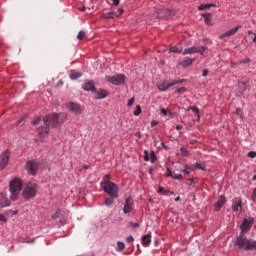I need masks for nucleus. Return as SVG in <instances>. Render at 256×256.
<instances>
[{
    "instance_id": "37998d69",
    "label": "nucleus",
    "mask_w": 256,
    "mask_h": 256,
    "mask_svg": "<svg viewBox=\"0 0 256 256\" xmlns=\"http://www.w3.org/2000/svg\"><path fill=\"white\" fill-rule=\"evenodd\" d=\"M185 91H187V88H185V87H181V88H178V89H176L175 90V93H185Z\"/></svg>"
},
{
    "instance_id": "49530a36",
    "label": "nucleus",
    "mask_w": 256,
    "mask_h": 256,
    "mask_svg": "<svg viewBox=\"0 0 256 256\" xmlns=\"http://www.w3.org/2000/svg\"><path fill=\"white\" fill-rule=\"evenodd\" d=\"M235 113L236 115H239L241 118H243V110H241V108H237Z\"/></svg>"
},
{
    "instance_id": "1a4fd4ad",
    "label": "nucleus",
    "mask_w": 256,
    "mask_h": 256,
    "mask_svg": "<svg viewBox=\"0 0 256 256\" xmlns=\"http://www.w3.org/2000/svg\"><path fill=\"white\" fill-rule=\"evenodd\" d=\"M26 171L29 175H35L39 171V162L36 160L27 161Z\"/></svg>"
},
{
    "instance_id": "6e6552de",
    "label": "nucleus",
    "mask_w": 256,
    "mask_h": 256,
    "mask_svg": "<svg viewBox=\"0 0 256 256\" xmlns=\"http://www.w3.org/2000/svg\"><path fill=\"white\" fill-rule=\"evenodd\" d=\"M205 51H207V46H192L185 48L182 55H193L195 53H200V55L205 56Z\"/></svg>"
},
{
    "instance_id": "412c9836",
    "label": "nucleus",
    "mask_w": 256,
    "mask_h": 256,
    "mask_svg": "<svg viewBox=\"0 0 256 256\" xmlns=\"http://www.w3.org/2000/svg\"><path fill=\"white\" fill-rule=\"evenodd\" d=\"M144 161H151V163H155L157 161V156L155 155V152H147V150L144 151Z\"/></svg>"
},
{
    "instance_id": "bf43d9fd",
    "label": "nucleus",
    "mask_w": 256,
    "mask_h": 256,
    "mask_svg": "<svg viewBox=\"0 0 256 256\" xmlns=\"http://www.w3.org/2000/svg\"><path fill=\"white\" fill-rule=\"evenodd\" d=\"M181 129H183V125H177V126H176V130H177V131H181Z\"/></svg>"
},
{
    "instance_id": "aec40b11",
    "label": "nucleus",
    "mask_w": 256,
    "mask_h": 256,
    "mask_svg": "<svg viewBox=\"0 0 256 256\" xmlns=\"http://www.w3.org/2000/svg\"><path fill=\"white\" fill-rule=\"evenodd\" d=\"M239 29H241V26H236V27L228 30L224 34L220 35V39H225V37H233V35H235V33H237L239 31Z\"/></svg>"
},
{
    "instance_id": "f704fd0d",
    "label": "nucleus",
    "mask_w": 256,
    "mask_h": 256,
    "mask_svg": "<svg viewBox=\"0 0 256 256\" xmlns=\"http://www.w3.org/2000/svg\"><path fill=\"white\" fill-rule=\"evenodd\" d=\"M59 217H61V209L56 210V212L52 216V219H59Z\"/></svg>"
},
{
    "instance_id": "58836bf2",
    "label": "nucleus",
    "mask_w": 256,
    "mask_h": 256,
    "mask_svg": "<svg viewBox=\"0 0 256 256\" xmlns=\"http://www.w3.org/2000/svg\"><path fill=\"white\" fill-rule=\"evenodd\" d=\"M77 39H79L80 41L85 39V32L84 31H80L77 35Z\"/></svg>"
},
{
    "instance_id": "864d4df0",
    "label": "nucleus",
    "mask_w": 256,
    "mask_h": 256,
    "mask_svg": "<svg viewBox=\"0 0 256 256\" xmlns=\"http://www.w3.org/2000/svg\"><path fill=\"white\" fill-rule=\"evenodd\" d=\"M0 221H1L2 223H7V218L5 217V215L0 214Z\"/></svg>"
},
{
    "instance_id": "0e129e2a",
    "label": "nucleus",
    "mask_w": 256,
    "mask_h": 256,
    "mask_svg": "<svg viewBox=\"0 0 256 256\" xmlns=\"http://www.w3.org/2000/svg\"><path fill=\"white\" fill-rule=\"evenodd\" d=\"M175 201H181V197L177 196V197L175 198Z\"/></svg>"
},
{
    "instance_id": "c03bdc74",
    "label": "nucleus",
    "mask_w": 256,
    "mask_h": 256,
    "mask_svg": "<svg viewBox=\"0 0 256 256\" xmlns=\"http://www.w3.org/2000/svg\"><path fill=\"white\" fill-rule=\"evenodd\" d=\"M251 199L254 203H256V187L253 189Z\"/></svg>"
},
{
    "instance_id": "4c0bfd02",
    "label": "nucleus",
    "mask_w": 256,
    "mask_h": 256,
    "mask_svg": "<svg viewBox=\"0 0 256 256\" xmlns=\"http://www.w3.org/2000/svg\"><path fill=\"white\" fill-rule=\"evenodd\" d=\"M117 248L119 251H123V249H125V243L117 242Z\"/></svg>"
},
{
    "instance_id": "2f4dec72",
    "label": "nucleus",
    "mask_w": 256,
    "mask_h": 256,
    "mask_svg": "<svg viewBox=\"0 0 256 256\" xmlns=\"http://www.w3.org/2000/svg\"><path fill=\"white\" fill-rule=\"evenodd\" d=\"M135 117H139L141 115V105L136 106V110L133 112Z\"/></svg>"
},
{
    "instance_id": "a878e982",
    "label": "nucleus",
    "mask_w": 256,
    "mask_h": 256,
    "mask_svg": "<svg viewBox=\"0 0 256 256\" xmlns=\"http://www.w3.org/2000/svg\"><path fill=\"white\" fill-rule=\"evenodd\" d=\"M170 53H183V46H181V44L172 46L170 48Z\"/></svg>"
},
{
    "instance_id": "79ce46f5",
    "label": "nucleus",
    "mask_w": 256,
    "mask_h": 256,
    "mask_svg": "<svg viewBox=\"0 0 256 256\" xmlns=\"http://www.w3.org/2000/svg\"><path fill=\"white\" fill-rule=\"evenodd\" d=\"M180 151L184 157H187V155H189V150H187L186 148H181Z\"/></svg>"
},
{
    "instance_id": "bb28decb",
    "label": "nucleus",
    "mask_w": 256,
    "mask_h": 256,
    "mask_svg": "<svg viewBox=\"0 0 256 256\" xmlns=\"http://www.w3.org/2000/svg\"><path fill=\"white\" fill-rule=\"evenodd\" d=\"M187 111H193V113L196 115L197 119L196 121H199L201 119V116L199 115V108L195 106H189L187 108Z\"/></svg>"
},
{
    "instance_id": "2eb2a0df",
    "label": "nucleus",
    "mask_w": 256,
    "mask_h": 256,
    "mask_svg": "<svg viewBox=\"0 0 256 256\" xmlns=\"http://www.w3.org/2000/svg\"><path fill=\"white\" fill-rule=\"evenodd\" d=\"M8 163H9V150H5L0 155V169L7 167Z\"/></svg>"
},
{
    "instance_id": "cd10ccee",
    "label": "nucleus",
    "mask_w": 256,
    "mask_h": 256,
    "mask_svg": "<svg viewBox=\"0 0 256 256\" xmlns=\"http://www.w3.org/2000/svg\"><path fill=\"white\" fill-rule=\"evenodd\" d=\"M101 19H115V12H106L101 14Z\"/></svg>"
},
{
    "instance_id": "7c9ffc66",
    "label": "nucleus",
    "mask_w": 256,
    "mask_h": 256,
    "mask_svg": "<svg viewBox=\"0 0 256 256\" xmlns=\"http://www.w3.org/2000/svg\"><path fill=\"white\" fill-rule=\"evenodd\" d=\"M115 198L113 197H109L105 199L104 205H106V207H111V205H113V203H115L114 201Z\"/></svg>"
},
{
    "instance_id": "9b49d317",
    "label": "nucleus",
    "mask_w": 256,
    "mask_h": 256,
    "mask_svg": "<svg viewBox=\"0 0 256 256\" xmlns=\"http://www.w3.org/2000/svg\"><path fill=\"white\" fill-rule=\"evenodd\" d=\"M37 133L41 141H45L49 137V126L44 124V126L37 129Z\"/></svg>"
},
{
    "instance_id": "423d86ee",
    "label": "nucleus",
    "mask_w": 256,
    "mask_h": 256,
    "mask_svg": "<svg viewBox=\"0 0 256 256\" xmlns=\"http://www.w3.org/2000/svg\"><path fill=\"white\" fill-rule=\"evenodd\" d=\"M23 197L24 199H33V197H37V184L28 183L23 190Z\"/></svg>"
},
{
    "instance_id": "09e8293b",
    "label": "nucleus",
    "mask_w": 256,
    "mask_h": 256,
    "mask_svg": "<svg viewBox=\"0 0 256 256\" xmlns=\"http://www.w3.org/2000/svg\"><path fill=\"white\" fill-rule=\"evenodd\" d=\"M160 113H161L162 115H164V117H167L169 111H167V109H165V108H162V109H160Z\"/></svg>"
},
{
    "instance_id": "774afa93",
    "label": "nucleus",
    "mask_w": 256,
    "mask_h": 256,
    "mask_svg": "<svg viewBox=\"0 0 256 256\" xmlns=\"http://www.w3.org/2000/svg\"><path fill=\"white\" fill-rule=\"evenodd\" d=\"M168 193H170V195H175V192L168 191Z\"/></svg>"
},
{
    "instance_id": "69168bd1",
    "label": "nucleus",
    "mask_w": 256,
    "mask_h": 256,
    "mask_svg": "<svg viewBox=\"0 0 256 256\" xmlns=\"http://www.w3.org/2000/svg\"><path fill=\"white\" fill-rule=\"evenodd\" d=\"M249 61H251V60L247 59V60L242 61L241 63H249Z\"/></svg>"
},
{
    "instance_id": "ea45409f",
    "label": "nucleus",
    "mask_w": 256,
    "mask_h": 256,
    "mask_svg": "<svg viewBox=\"0 0 256 256\" xmlns=\"http://www.w3.org/2000/svg\"><path fill=\"white\" fill-rule=\"evenodd\" d=\"M129 225L132 229H139V223L137 222H129Z\"/></svg>"
},
{
    "instance_id": "0eeeda50",
    "label": "nucleus",
    "mask_w": 256,
    "mask_h": 256,
    "mask_svg": "<svg viewBox=\"0 0 256 256\" xmlns=\"http://www.w3.org/2000/svg\"><path fill=\"white\" fill-rule=\"evenodd\" d=\"M253 223H255V218H245L242 224L240 225L239 235H245L246 233H249V231H251V228L253 227Z\"/></svg>"
},
{
    "instance_id": "a18cd8bd",
    "label": "nucleus",
    "mask_w": 256,
    "mask_h": 256,
    "mask_svg": "<svg viewBox=\"0 0 256 256\" xmlns=\"http://www.w3.org/2000/svg\"><path fill=\"white\" fill-rule=\"evenodd\" d=\"M173 171H171L169 168L166 169V177H172L173 178Z\"/></svg>"
},
{
    "instance_id": "6e6d98bb",
    "label": "nucleus",
    "mask_w": 256,
    "mask_h": 256,
    "mask_svg": "<svg viewBox=\"0 0 256 256\" xmlns=\"http://www.w3.org/2000/svg\"><path fill=\"white\" fill-rule=\"evenodd\" d=\"M167 116L169 117V119H173V117H175V114L173 112L168 111Z\"/></svg>"
},
{
    "instance_id": "a211bd4d",
    "label": "nucleus",
    "mask_w": 256,
    "mask_h": 256,
    "mask_svg": "<svg viewBox=\"0 0 256 256\" xmlns=\"http://www.w3.org/2000/svg\"><path fill=\"white\" fill-rule=\"evenodd\" d=\"M225 203H227V198H225V196H223V195L219 196V198L214 206V211H216V212L221 211V208L223 207V205H225Z\"/></svg>"
},
{
    "instance_id": "5701e85b",
    "label": "nucleus",
    "mask_w": 256,
    "mask_h": 256,
    "mask_svg": "<svg viewBox=\"0 0 256 256\" xmlns=\"http://www.w3.org/2000/svg\"><path fill=\"white\" fill-rule=\"evenodd\" d=\"M80 77H83V72H79L77 70H71L69 74V78L72 81H77V79H80Z\"/></svg>"
},
{
    "instance_id": "f3484780",
    "label": "nucleus",
    "mask_w": 256,
    "mask_h": 256,
    "mask_svg": "<svg viewBox=\"0 0 256 256\" xmlns=\"http://www.w3.org/2000/svg\"><path fill=\"white\" fill-rule=\"evenodd\" d=\"M171 15V10L167 8H157L156 9V17L159 19H163L165 17H169Z\"/></svg>"
},
{
    "instance_id": "13d9d810",
    "label": "nucleus",
    "mask_w": 256,
    "mask_h": 256,
    "mask_svg": "<svg viewBox=\"0 0 256 256\" xmlns=\"http://www.w3.org/2000/svg\"><path fill=\"white\" fill-rule=\"evenodd\" d=\"M119 3H120V0H112V5L117 6L119 5Z\"/></svg>"
},
{
    "instance_id": "f257e3e1",
    "label": "nucleus",
    "mask_w": 256,
    "mask_h": 256,
    "mask_svg": "<svg viewBox=\"0 0 256 256\" xmlns=\"http://www.w3.org/2000/svg\"><path fill=\"white\" fill-rule=\"evenodd\" d=\"M234 247L237 251H256V240L248 238L245 234H239L234 241Z\"/></svg>"
},
{
    "instance_id": "5fc2aeb1",
    "label": "nucleus",
    "mask_w": 256,
    "mask_h": 256,
    "mask_svg": "<svg viewBox=\"0 0 256 256\" xmlns=\"http://www.w3.org/2000/svg\"><path fill=\"white\" fill-rule=\"evenodd\" d=\"M207 75H209V70L204 69V70L202 71V77H207Z\"/></svg>"
},
{
    "instance_id": "f03ea898",
    "label": "nucleus",
    "mask_w": 256,
    "mask_h": 256,
    "mask_svg": "<svg viewBox=\"0 0 256 256\" xmlns=\"http://www.w3.org/2000/svg\"><path fill=\"white\" fill-rule=\"evenodd\" d=\"M67 121V114L65 113H54L48 114L43 118L44 125L48 127H57Z\"/></svg>"
},
{
    "instance_id": "680f3d73",
    "label": "nucleus",
    "mask_w": 256,
    "mask_h": 256,
    "mask_svg": "<svg viewBox=\"0 0 256 256\" xmlns=\"http://www.w3.org/2000/svg\"><path fill=\"white\" fill-rule=\"evenodd\" d=\"M8 213H12V215H17V211H11V210H9Z\"/></svg>"
},
{
    "instance_id": "b1692460",
    "label": "nucleus",
    "mask_w": 256,
    "mask_h": 256,
    "mask_svg": "<svg viewBox=\"0 0 256 256\" xmlns=\"http://www.w3.org/2000/svg\"><path fill=\"white\" fill-rule=\"evenodd\" d=\"M141 243L143 247H149V245H151V233L143 235L141 238Z\"/></svg>"
},
{
    "instance_id": "f8f14e48",
    "label": "nucleus",
    "mask_w": 256,
    "mask_h": 256,
    "mask_svg": "<svg viewBox=\"0 0 256 256\" xmlns=\"http://www.w3.org/2000/svg\"><path fill=\"white\" fill-rule=\"evenodd\" d=\"M67 109H69V111L74 113V115H81V113H83V109L81 108V104H77L75 102H70L67 105Z\"/></svg>"
},
{
    "instance_id": "c85d7f7f",
    "label": "nucleus",
    "mask_w": 256,
    "mask_h": 256,
    "mask_svg": "<svg viewBox=\"0 0 256 256\" xmlns=\"http://www.w3.org/2000/svg\"><path fill=\"white\" fill-rule=\"evenodd\" d=\"M210 7H215L213 3L201 4L198 6L199 11H205V9H209Z\"/></svg>"
},
{
    "instance_id": "473e14b6",
    "label": "nucleus",
    "mask_w": 256,
    "mask_h": 256,
    "mask_svg": "<svg viewBox=\"0 0 256 256\" xmlns=\"http://www.w3.org/2000/svg\"><path fill=\"white\" fill-rule=\"evenodd\" d=\"M124 11L125 10L123 8H119L117 11L114 12V17H121V15H123Z\"/></svg>"
},
{
    "instance_id": "ddd939ff",
    "label": "nucleus",
    "mask_w": 256,
    "mask_h": 256,
    "mask_svg": "<svg viewBox=\"0 0 256 256\" xmlns=\"http://www.w3.org/2000/svg\"><path fill=\"white\" fill-rule=\"evenodd\" d=\"M133 209H135V203L133 202V198H130V197L126 198L124 208H123L125 215H127V213H131Z\"/></svg>"
},
{
    "instance_id": "39448f33",
    "label": "nucleus",
    "mask_w": 256,
    "mask_h": 256,
    "mask_svg": "<svg viewBox=\"0 0 256 256\" xmlns=\"http://www.w3.org/2000/svg\"><path fill=\"white\" fill-rule=\"evenodd\" d=\"M125 79H127L125 74H116L113 76H105V81H107L108 83H111L112 85H115V86L125 85Z\"/></svg>"
},
{
    "instance_id": "de8ad7c7",
    "label": "nucleus",
    "mask_w": 256,
    "mask_h": 256,
    "mask_svg": "<svg viewBox=\"0 0 256 256\" xmlns=\"http://www.w3.org/2000/svg\"><path fill=\"white\" fill-rule=\"evenodd\" d=\"M39 123H41V117H38L32 121V125H39Z\"/></svg>"
},
{
    "instance_id": "8fccbe9b",
    "label": "nucleus",
    "mask_w": 256,
    "mask_h": 256,
    "mask_svg": "<svg viewBox=\"0 0 256 256\" xmlns=\"http://www.w3.org/2000/svg\"><path fill=\"white\" fill-rule=\"evenodd\" d=\"M135 241V238H133L131 235L126 237V243H133Z\"/></svg>"
},
{
    "instance_id": "7ed1b4c3",
    "label": "nucleus",
    "mask_w": 256,
    "mask_h": 256,
    "mask_svg": "<svg viewBox=\"0 0 256 256\" xmlns=\"http://www.w3.org/2000/svg\"><path fill=\"white\" fill-rule=\"evenodd\" d=\"M107 179H109V175L104 177V181L101 182V187L104 193H107L109 197H112V199H117L119 197V186H117L115 182H111Z\"/></svg>"
},
{
    "instance_id": "72a5a7b5",
    "label": "nucleus",
    "mask_w": 256,
    "mask_h": 256,
    "mask_svg": "<svg viewBox=\"0 0 256 256\" xmlns=\"http://www.w3.org/2000/svg\"><path fill=\"white\" fill-rule=\"evenodd\" d=\"M193 167H195L196 169H200L201 171H206L205 166L201 165V163L196 162Z\"/></svg>"
},
{
    "instance_id": "4d7b16f0",
    "label": "nucleus",
    "mask_w": 256,
    "mask_h": 256,
    "mask_svg": "<svg viewBox=\"0 0 256 256\" xmlns=\"http://www.w3.org/2000/svg\"><path fill=\"white\" fill-rule=\"evenodd\" d=\"M156 125H159V122L156 121V120H153V121L151 122V127H156Z\"/></svg>"
},
{
    "instance_id": "4468645a",
    "label": "nucleus",
    "mask_w": 256,
    "mask_h": 256,
    "mask_svg": "<svg viewBox=\"0 0 256 256\" xmlns=\"http://www.w3.org/2000/svg\"><path fill=\"white\" fill-rule=\"evenodd\" d=\"M82 89L84 91H91L92 93H95L97 91V88L95 87V81L85 80Z\"/></svg>"
},
{
    "instance_id": "4be33fe9",
    "label": "nucleus",
    "mask_w": 256,
    "mask_h": 256,
    "mask_svg": "<svg viewBox=\"0 0 256 256\" xmlns=\"http://www.w3.org/2000/svg\"><path fill=\"white\" fill-rule=\"evenodd\" d=\"M195 61H196L195 58L185 57L182 59V61H180V65L182 67H191V65H193V63H195Z\"/></svg>"
},
{
    "instance_id": "20e7f679",
    "label": "nucleus",
    "mask_w": 256,
    "mask_h": 256,
    "mask_svg": "<svg viewBox=\"0 0 256 256\" xmlns=\"http://www.w3.org/2000/svg\"><path fill=\"white\" fill-rule=\"evenodd\" d=\"M21 189H23V182H21V179L16 178L10 182L11 201H17L19 193H21Z\"/></svg>"
},
{
    "instance_id": "c9c22d12",
    "label": "nucleus",
    "mask_w": 256,
    "mask_h": 256,
    "mask_svg": "<svg viewBox=\"0 0 256 256\" xmlns=\"http://www.w3.org/2000/svg\"><path fill=\"white\" fill-rule=\"evenodd\" d=\"M172 179H175L176 181H181L183 179V175L182 174H173L172 175Z\"/></svg>"
},
{
    "instance_id": "e2e57ef3",
    "label": "nucleus",
    "mask_w": 256,
    "mask_h": 256,
    "mask_svg": "<svg viewBox=\"0 0 256 256\" xmlns=\"http://www.w3.org/2000/svg\"><path fill=\"white\" fill-rule=\"evenodd\" d=\"M255 36H254V38H253V40H252V43H256V34H254Z\"/></svg>"
},
{
    "instance_id": "603ef678",
    "label": "nucleus",
    "mask_w": 256,
    "mask_h": 256,
    "mask_svg": "<svg viewBox=\"0 0 256 256\" xmlns=\"http://www.w3.org/2000/svg\"><path fill=\"white\" fill-rule=\"evenodd\" d=\"M239 87H243V90H242V91H246V89H247V83H246V82H240V83H239Z\"/></svg>"
},
{
    "instance_id": "3c124183",
    "label": "nucleus",
    "mask_w": 256,
    "mask_h": 256,
    "mask_svg": "<svg viewBox=\"0 0 256 256\" xmlns=\"http://www.w3.org/2000/svg\"><path fill=\"white\" fill-rule=\"evenodd\" d=\"M133 103H135V98L129 99L127 102V107H131L133 105Z\"/></svg>"
},
{
    "instance_id": "c756f323",
    "label": "nucleus",
    "mask_w": 256,
    "mask_h": 256,
    "mask_svg": "<svg viewBox=\"0 0 256 256\" xmlns=\"http://www.w3.org/2000/svg\"><path fill=\"white\" fill-rule=\"evenodd\" d=\"M202 17H204V23L206 25H211V13L202 14Z\"/></svg>"
},
{
    "instance_id": "9d476101",
    "label": "nucleus",
    "mask_w": 256,
    "mask_h": 256,
    "mask_svg": "<svg viewBox=\"0 0 256 256\" xmlns=\"http://www.w3.org/2000/svg\"><path fill=\"white\" fill-rule=\"evenodd\" d=\"M179 83H183V80H174L170 83H167L166 81L160 82L157 85V88L164 92L167 91V89H169L170 87H173L174 85H179Z\"/></svg>"
},
{
    "instance_id": "a19ab883",
    "label": "nucleus",
    "mask_w": 256,
    "mask_h": 256,
    "mask_svg": "<svg viewBox=\"0 0 256 256\" xmlns=\"http://www.w3.org/2000/svg\"><path fill=\"white\" fill-rule=\"evenodd\" d=\"M247 157H249L250 159H255V157H256V152H255V151H250V152H248Z\"/></svg>"
},
{
    "instance_id": "dca6fc26",
    "label": "nucleus",
    "mask_w": 256,
    "mask_h": 256,
    "mask_svg": "<svg viewBox=\"0 0 256 256\" xmlns=\"http://www.w3.org/2000/svg\"><path fill=\"white\" fill-rule=\"evenodd\" d=\"M231 208L234 213L241 212L243 209L241 198L233 199Z\"/></svg>"
},
{
    "instance_id": "052dcab7",
    "label": "nucleus",
    "mask_w": 256,
    "mask_h": 256,
    "mask_svg": "<svg viewBox=\"0 0 256 256\" xmlns=\"http://www.w3.org/2000/svg\"><path fill=\"white\" fill-rule=\"evenodd\" d=\"M183 173H185V175H189V171L187 169H183Z\"/></svg>"
},
{
    "instance_id": "338daca9",
    "label": "nucleus",
    "mask_w": 256,
    "mask_h": 256,
    "mask_svg": "<svg viewBox=\"0 0 256 256\" xmlns=\"http://www.w3.org/2000/svg\"><path fill=\"white\" fill-rule=\"evenodd\" d=\"M252 181H256V174L253 176Z\"/></svg>"
},
{
    "instance_id": "e433bc0d",
    "label": "nucleus",
    "mask_w": 256,
    "mask_h": 256,
    "mask_svg": "<svg viewBox=\"0 0 256 256\" xmlns=\"http://www.w3.org/2000/svg\"><path fill=\"white\" fill-rule=\"evenodd\" d=\"M157 193H163L164 195L167 196V193H169V191L165 190V188L159 186L158 189H157Z\"/></svg>"
},
{
    "instance_id": "6ab92c4d",
    "label": "nucleus",
    "mask_w": 256,
    "mask_h": 256,
    "mask_svg": "<svg viewBox=\"0 0 256 256\" xmlns=\"http://www.w3.org/2000/svg\"><path fill=\"white\" fill-rule=\"evenodd\" d=\"M94 95V99L100 100V99H106V97H109V92L105 89H98L96 90Z\"/></svg>"
},
{
    "instance_id": "393cba45",
    "label": "nucleus",
    "mask_w": 256,
    "mask_h": 256,
    "mask_svg": "<svg viewBox=\"0 0 256 256\" xmlns=\"http://www.w3.org/2000/svg\"><path fill=\"white\" fill-rule=\"evenodd\" d=\"M11 205V202L9 199L5 196L0 197V207H9Z\"/></svg>"
}]
</instances>
